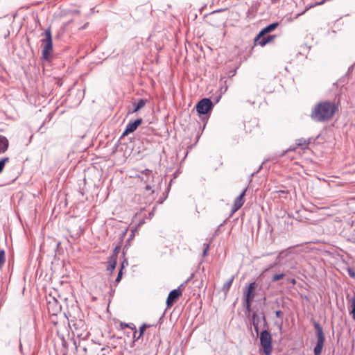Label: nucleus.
<instances>
[{"mask_svg": "<svg viewBox=\"0 0 355 355\" xmlns=\"http://www.w3.org/2000/svg\"><path fill=\"white\" fill-rule=\"evenodd\" d=\"M9 161V157H4L0 160V173L3 171L5 164Z\"/></svg>", "mask_w": 355, "mask_h": 355, "instance_id": "5701e85b", "label": "nucleus"}, {"mask_svg": "<svg viewBox=\"0 0 355 355\" xmlns=\"http://www.w3.org/2000/svg\"><path fill=\"white\" fill-rule=\"evenodd\" d=\"M146 103H147V100L143 99V98L139 99L138 101V102H137V103H135V102L132 103L134 108L131 111L129 110L128 114L137 112L140 109L143 108L146 105Z\"/></svg>", "mask_w": 355, "mask_h": 355, "instance_id": "f8f14e48", "label": "nucleus"}, {"mask_svg": "<svg viewBox=\"0 0 355 355\" xmlns=\"http://www.w3.org/2000/svg\"><path fill=\"white\" fill-rule=\"evenodd\" d=\"M125 327H130L129 326V324H125Z\"/></svg>", "mask_w": 355, "mask_h": 355, "instance_id": "4c0bfd02", "label": "nucleus"}, {"mask_svg": "<svg viewBox=\"0 0 355 355\" xmlns=\"http://www.w3.org/2000/svg\"><path fill=\"white\" fill-rule=\"evenodd\" d=\"M111 352L109 347H103L100 352L97 355H107Z\"/></svg>", "mask_w": 355, "mask_h": 355, "instance_id": "393cba45", "label": "nucleus"}, {"mask_svg": "<svg viewBox=\"0 0 355 355\" xmlns=\"http://www.w3.org/2000/svg\"><path fill=\"white\" fill-rule=\"evenodd\" d=\"M43 126H44V123L40 126V130H41Z\"/></svg>", "mask_w": 355, "mask_h": 355, "instance_id": "e433bc0d", "label": "nucleus"}, {"mask_svg": "<svg viewBox=\"0 0 355 355\" xmlns=\"http://www.w3.org/2000/svg\"><path fill=\"white\" fill-rule=\"evenodd\" d=\"M146 190H150L151 189V187L150 185H146V187H145Z\"/></svg>", "mask_w": 355, "mask_h": 355, "instance_id": "f704fd0d", "label": "nucleus"}, {"mask_svg": "<svg viewBox=\"0 0 355 355\" xmlns=\"http://www.w3.org/2000/svg\"><path fill=\"white\" fill-rule=\"evenodd\" d=\"M297 148V146H295V147H290L289 148H288L287 150H284L282 155H284L286 153H287L288 152H290V151H294Z\"/></svg>", "mask_w": 355, "mask_h": 355, "instance_id": "bb28decb", "label": "nucleus"}, {"mask_svg": "<svg viewBox=\"0 0 355 355\" xmlns=\"http://www.w3.org/2000/svg\"><path fill=\"white\" fill-rule=\"evenodd\" d=\"M349 302L351 303L350 314L352 315V318L355 320V297H352L349 300Z\"/></svg>", "mask_w": 355, "mask_h": 355, "instance_id": "412c9836", "label": "nucleus"}, {"mask_svg": "<svg viewBox=\"0 0 355 355\" xmlns=\"http://www.w3.org/2000/svg\"><path fill=\"white\" fill-rule=\"evenodd\" d=\"M48 309L53 315H56L60 311V306L57 300H54L53 302H49L48 304Z\"/></svg>", "mask_w": 355, "mask_h": 355, "instance_id": "ddd939ff", "label": "nucleus"}, {"mask_svg": "<svg viewBox=\"0 0 355 355\" xmlns=\"http://www.w3.org/2000/svg\"><path fill=\"white\" fill-rule=\"evenodd\" d=\"M314 327L316 330L317 343L314 348V355H320L323 349L325 338L323 329L319 323L315 322Z\"/></svg>", "mask_w": 355, "mask_h": 355, "instance_id": "20e7f679", "label": "nucleus"}, {"mask_svg": "<svg viewBox=\"0 0 355 355\" xmlns=\"http://www.w3.org/2000/svg\"><path fill=\"white\" fill-rule=\"evenodd\" d=\"M279 26V23L275 22L272 23L265 28H263L259 33L257 35V39L260 37V36H263L264 35L273 31L275 29H276Z\"/></svg>", "mask_w": 355, "mask_h": 355, "instance_id": "9b49d317", "label": "nucleus"}, {"mask_svg": "<svg viewBox=\"0 0 355 355\" xmlns=\"http://www.w3.org/2000/svg\"><path fill=\"white\" fill-rule=\"evenodd\" d=\"M284 276H285V274H284V273L276 274L272 276V282L279 281V280L282 279Z\"/></svg>", "mask_w": 355, "mask_h": 355, "instance_id": "b1692460", "label": "nucleus"}, {"mask_svg": "<svg viewBox=\"0 0 355 355\" xmlns=\"http://www.w3.org/2000/svg\"><path fill=\"white\" fill-rule=\"evenodd\" d=\"M275 35H268L266 37L260 36L259 39H257V36L254 38V42L256 44L260 45L261 46H264L267 44L271 42L275 38Z\"/></svg>", "mask_w": 355, "mask_h": 355, "instance_id": "9d476101", "label": "nucleus"}, {"mask_svg": "<svg viewBox=\"0 0 355 355\" xmlns=\"http://www.w3.org/2000/svg\"><path fill=\"white\" fill-rule=\"evenodd\" d=\"M275 315L277 318H280L282 315V311L278 310L275 312Z\"/></svg>", "mask_w": 355, "mask_h": 355, "instance_id": "473e14b6", "label": "nucleus"}, {"mask_svg": "<svg viewBox=\"0 0 355 355\" xmlns=\"http://www.w3.org/2000/svg\"><path fill=\"white\" fill-rule=\"evenodd\" d=\"M117 250H118V248H116L114 249V254H116V255H117V253H118V252H117Z\"/></svg>", "mask_w": 355, "mask_h": 355, "instance_id": "c9c22d12", "label": "nucleus"}, {"mask_svg": "<svg viewBox=\"0 0 355 355\" xmlns=\"http://www.w3.org/2000/svg\"><path fill=\"white\" fill-rule=\"evenodd\" d=\"M9 146V141L8 139L3 136L0 135V154L4 153Z\"/></svg>", "mask_w": 355, "mask_h": 355, "instance_id": "f3484780", "label": "nucleus"}, {"mask_svg": "<svg viewBox=\"0 0 355 355\" xmlns=\"http://www.w3.org/2000/svg\"><path fill=\"white\" fill-rule=\"evenodd\" d=\"M204 245H205V248L203 250L202 256L206 257L207 254V252L209 250V243L204 244Z\"/></svg>", "mask_w": 355, "mask_h": 355, "instance_id": "a878e982", "label": "nucleus"}, {"mask_svg": "<svg viewBox=\"0 0 355 355\" xmlns=\"http://www.w3.org/2000/svg\"><path fill=\"white\" fill-rule=\"evenodd\" d=\"M260 343L266 355H270L272 352V338L270 334L267 330H263L260 334Z\"/></svg>", "mask_w": 355, "mask_h": 355, "instance_id": "39448f33", "label": "nucleus"}, {"mask_svg": "<svg viewBox=\"0 0 355 355\" xmlns=\"http://www.w3.org/2000/svg\"><path fill=\"white\" fill-rule=\"evenodd\" d=\"M116 254H112L110 258H109V260L107 261V271H109L110 273H112L115 268H116Z\"/></svg>", "mask_w": 355, "mask_h": 355, "instance_id": "2eb2a0df", "label": "nucleus"}, {"mask_svg": "<svg viewBox=\"0 0 355 355\" xmlns=\"http://www.w3.org/2000/svg\"><path fill=\"white\" fill-rule=\"evenodd\" d=\"M311 142V139H304V138H300V139H297L296 140V146L297 147H302V149H306L307 148V146L308 145L310 144Z\"/></svg>", "mask_w": 355, "mask_h": 355, "instance_id": "a211bd4d", "label": "nucleus"}, {"mask_svg": "<svg viewBox=\"0 0 355 355\" xmlns=\"http://www.w3.org/2000/svg\"><path fill=\"white\" fill-rule=\"evenodd\" d=\"M253 326L254 327L255 331H258V322H256L255 320L253 321Z\"/></svg>", "mask_w": 355, "mask_h": 355, "instance_id": "7c9ffc66", "label": "nucleus"}, {"mask_svg": "<svg viewBox=\"0 0 355 355\" xmlns=\"http://www.w3.org/2000/svg\"><path fill=\"white\" fill-rule=\"evenodd\" d=\"M182 293L178 289H174L171 291L166 299V304L167 306L170 307L173 305L175 301L181 295Z\"/></svg>", "mask_w": 355, "mask_h": 355, "instance_id": "1a4fd4ad", "label": "nucleus"}, {"mask_svg": "<svg viewBox=\"0 0 355 355\" xmlns=\"http://www.w3.org/2000/svg\"><path fill=\"white\" fill-rule=\"evenodd\" d=\"M246 191H247V188H245L242 191V193H240V195L234 200L233 206L232 207V213H234L236 211H238L244 204V202H245L244 197H245Z\"/></svg>", "mask_w": 355, "mask_h": 355, "instance_id": "0eeeda50", "label": "nucleus"}, {"mask_svg": "<svg viewBox=\"0 0 355 355\" xmlns=\"http://www.w3.org/2000/svg\"><path fill=\"white\" fill-rule=\"evenodd\" d=\"M338 107L335 103L322 101L314 105L310 117L315 122H326L333 117Z\"/></svg>", "mask_w": 355, "mask_h": 355, "instance_id": "f257e3e1", "label": "nucleus"}, {"mask_svg": "<svg viewBox=\"0 0 355 355\" xmlns=\"http://www.w3.org/2000/svg\"><path fill=\"white\" fill-rule=\"evenodd\" d=\"M148 326L146 324H144L143 325H141L140 327H139V332L138 334V337H136V333H137V330H135V333H134V336H133V338L135 340H139L144 334V331L146 329V327H148Z\"/></svg>", "mask_w": 355, "mask_h": 355, "instance_id": "aec40b11", "label": "nucleus"}, {"mask_svg": "<svg viewBox=\"0 0 355 355\" xmlns=\"http://www.w3.org/2000/svg\"><path fill=\"white\" fill-rule=\"evenodd\" d=\"M43 35L44 38L42 40V42L43 44L42 52V58L45 60H49L53 51V42L51 28H48L47 29H46L43 33Z\"/></svg>", "mask_w": 355, "mask_h": 355, "instance_id": "f03ea898", "label": "nucleus"}, {"mask_svg": "<svg viewBox=\"0 0 355 355\" xmlns=\"http://www.w3.org/2000/svg\"><path fill=\"white\" fill-rule=\"evenodd\" d=\"M76 325H77L76 324H73V326L75 327V329H77V328H76ZM78 325H82V326H83L84 324H83V321H82V320H79V324H78Z\"/></svg>", "mask_w": 355, "mask_h": 355, "instance_id": "72a5a7b5", "label": "nucleus"}, {"mask_svg": "<svg viewBox=\"0 0 355 355\" xmlns=\"http://www.w3.org/2000/svg\"><path fill=\"white\" fill-rule=\"evenodd\" d=\"M288 281L293 285H295L296 284V280L294 278L288 279Z\"/></svg>", "mask_w": 355, "mask_h": 355, "instance_id": "2f4dec72", "label": "nucleus"}, {"mask_svg": "<svg viewBox=\"0 0 355 355\" xmlns=\"http://www.w3.org/2000/svg\"><path fill=\"white\" fill-rule=\"evenodd\" d=\"M348 273H349V275L351 277H355V272L354 270H352V269H349L348 270Z\"/></svg>", "mask_w": 355, "mask_h": 355, "instance_id": "c85d7f7f", "label": "nucleus"}, {"mask_svg": "<svg viewBox=\"0 0 355 355\" xmlns=\"http://www.w3.org/2000/svg\"><path fill=\"white\" fill-rule=\"evenodd\" d=\"M257 286V284L253 282L243 289L244 305L248 311H250L252 303L255 297V290Z\"/></svg>", "mask_w": 355, "mask_h": 355, "instance_id": "7ed1b4c3", "label": "nucleus"}, {"mask_svg": "<svg viewBox=\"0 0 355 355\" xmlns=\"http://www.w3.org/2000/svg\"><path fill=\"white\" fill-rule=\"evenodd\" d=\"M128 263L127 260H124V261L122 262V263H121V270H123V269L124 268V267H125V266H128Z\"/></svg>", "mask_w": 355, "mask_h": 355, "instance_id": "c756f323", "label": "nucleus"}, {"mask_svg": "<svg viewBox=\"0 0 355 355\" xmlns=\"http://www.w3.org/2000/svg\"><path fill=\"white\" fill-rule=\"evenodd\" d=\"M234 279V276H232L229 280H227L223 286L222 291L225 294H227L232 284Z\"/></svg>", "mask_w": 355, "mask_h": 355, "instance_id": "6ab92c4d", "label": "nucleus"}, {"mask_svg": "<svg viewBox=\"0 0 355 355\" xmlns=\"http://www.w3.org/2000/svg\"><path fill=\"white\" fill-rule=\"evenodd\" d=\"M213 106L212 102L209 98H203L196 105V110L200 114H207Z\"/></svg>", "mask_w": 355, "mask_h": 355, "instance_id": "423d86ee", "label": "nucleus"}, {"mask_svg": "<svg viewBox=\"0 0 355 355\" xmlns=\"http://www.w3.org/2000/svg\"><path fill=\"white\" fill-rule=\"evenodd\" d=\"M5 252L4 250H0V269L2 268L5 263Z\"/></svg>", "mask_w": 355, "mask_h": 355, "instance_id": "4be33fe9", "label": "nucleus"}, {"mask_svg": "<svg viewBox=\"0 0 355 355\" xmlns=\"http://www.w3.org/2000/svg\"><path fill=\"white\" fill-rule=\"evenodd\" d=\"M288 254L286 252L282 251L281 252L276 258V260L273 265L270 266L269 268H272L274 266L284 264L285 263L284 259Z\"/></svg>", "mask_w": 355, "mask_h": 355, "instance_id": "dca6fc26", "label": "nucleus"}, {"mask_svg": "<svg viewBox=\"0 0 355 355\" xmlns=\"http://www.w3.org/2000/svg\"><path fill=\"white\" fill-rule=\"evenodd\" d=\"M121 277H122V270H120L115 281L116 282H119L121 279Z\"/></svg>", "mask_w": 355, "mask_h": 355, "instance_id": "cd10ccee", "label": "nucleus"}, {"mask_svg": "<svg viewBox=\"0 0 355 355\" xmlns=\"http://www.w3.org/2000/svg\"><path fill=\"white\" fill-rule=\"evenodd\" d=\"M141 174L142 175H138V178L144 182H148L150 179L153 178V172L149 169H145L144 171H141Z\"/></svg>", "mask_w": 355, "mask_h": 355, "instance_id": "4468645a", "label": "nucleus"}, {"mask_svg": "<svg viewBox=\"0 0 355 355\" xmlns=\"http://www.w3.org/2000/svg\"><path fill=\"white\" fill-rule=\"evenodd\" d=\"M142 119H138L133 122L128 123L123 133V136L128 135V134L133 132L137 127L142 123Z\"/></svg>", "mask_w": 355, "mask_h": 355, "instance_id": "6e6552de", "label": "nucleus"}]
</instances>
